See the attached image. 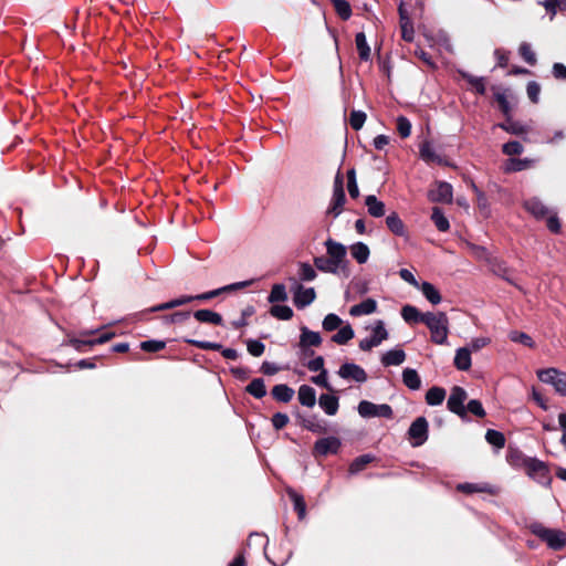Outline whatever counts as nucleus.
<instances>
[{"label": "nucleus", "instance_id": "1", "mask_svg": "<svg viewBox=\"0 0 566 566\" xmlns=\"http://www.w3.org/2000/svg\"><path fill=\"white\" fill-rule=\"evenodd\" d=\"M422 323L429 328L431 340L434 344H447L449 318L444 312H426Z\"/></svg>", "mask_w": 566, "mask_h": 566}, {"label": "nucleus", "instance_id": "2", "mask_svg": "<svg viewBox=\"0 0 566 566\" xmlns=\"http://www.w3.org/2000/svg\"><path fill=\"white\" fill-rule=\"evenodd\" d=\"M531 530L553 549H560L566 545V533L562 531L547 528L542 524H533Z\"/></svg>", "mask_w": 566, "mask_h": 566}, {"label": "nucleus", "instance_id": "3", "mask_svg": "<svg viewBox=\"0 0 566 566\" xmlns=\"http://www.w3.org/2000/svg\"><path fill=\"white\" fill-rule=\"evenodd\" d=\"M523 465L528 476L536 480L541 484H551L552 478L548 474L547 465L543 461H539L535 458H525L523 460Z\"/></svg>", "mask_w": 566, "mask_h": 566}, {"label": "nucleus", "instance_id": "4", "mask_svg": "<svg viewBox=\"0 0 566 566\" xmlns=\"http://www.w3.org/2000/svg\"><path fill=\"white\" fill-rule=\"evenodd\" d=\"M537 376L541 381L549 384L554 387L555 391L562 396H566V374L555 368H547L539 370Z\"/></svg>", "mask_w": 566, "mask_h": 566}, {"label": "nucleus", "instance_id": "5", "mask_svg": "<svg viewBox=\"0 0 566 566\" xmlns=\"http://www.w3.org/2000/svg\"><path fill=\"white\" fill-rule=\"evenodd\" d=\"M371 336L364 338L359 342V348L361 350L368 352L374 347L379 346L384 340H386L389 336L385 323L382 321H376L373 326H370Z\"/></svg>", "mask_w": 566, "mask_h": 566}, {"label": "nucleus", "instance_id": "6", "mask_svg": "<svg viewBox=\"0 0 566 566\" xmlns=\"http://www.w3.org/2000/svg\"><path fill=\"white\" fill-rule=\"evenodd\" d=\"M358 413L363 418H387L390 419L392 417V409L387 403L376 405L368 400H361L358 405Z\"/></svg>", "mask_w": 566, "mask_h": 566}, {"label": "nucleus", "instance_id": "7", "mask_svg": "<svg viewBox=\"0 0 566 566\" xmlns=\"http://www.w3.org/2000/svg\"><path fill=\"white\" fill-rule=\"evenodd\" d=\"M326 252L328 258L336 264V266L344 271L347 269V249L344 244L336 242L332 239L326 240L325 242Z\"/></svg>", "mask_w": 566, "mask_h": 566}, {"label": "nucleus", "instance_id": "8", "mask_svg": "<svg viewBox=\"0 0 566 566\" xmlns=\"http://www.w3.org/2000/svg\"><path fill=\"white\" fill-rule=\"evenodd\" d=\"M467 398V391L462 387L454 386L451 389V394L447 402L449 410L459 417L464 418L467 416V409L464 406Z\"/></svg>", "mask_w": 566, "mask_h": 566}, {"label": "nucleus", "instance_id": "9", "mask_svg": "<svg viewBox=\"0 0 566 566\" xmlns=\"http://www.w3.org/2000/svg\"><path fill=\"white\" fill-rule=\"evenodd\" d=\"M293 301L297 308H304L312 304L316 298L314 287H304L301 283L294 282L292 286Z\"/></svg>", "mask_w": 566, "mask_h": 566}, {"label": "nucleus", "instance_id": "10", "mask_svg": "<svg viewBox=\"0 0 566 566\" xmlns=\"http://www.w3.org/2000/svg\"><path fill=\"white\" fill-rule=\"evenodd\" d=\"M409 437L413 439V447H419L428 439V421L424 417L417 418L409 428Z\"/></svg>", "mask_w": 566, "mask_h": 566}, {"label": "nucleus", "instance_id": "11", "mask_svg": "<svg viewBox=\"0 0 566 566\" xmlns=\"http://www.w3.org/2000/svg\"><path fill=\"white\" fill-rule=\"evenodd\" d=\"M338 376L343 379L354 380L356 382H365L367 380L366 371L358 365L354 363H345L343 364L338 371Z\"/></svg>", "mask_w": 566, "mask_h": 566}, {"label": "nucleus", "instance_id": "12", "mask_svg": "<svg viewBox=\"0 0 566 566\" xmlns=\"http://www.w3.org/2000/svg\"><path fill=\"white\" fill-rule=\"evenodd\" d=\"M428 196L432 202L449 203L452 201V186L448 182H438Z\"/></svg>", "mask_w": 566, "mask_h": 566}, {"label": "nucleus", "instance_id": "13", "mask_svg": "<svg viewBox=\"0 0 566 566\" xmlns=\"http://www.w3.org/2000/svg\"><path fill=\"white\" fill-rule=\"evenodd\" d=\"M322 344L319 333L308 329L306 326L301 327L298 346L306 352L308 347H317Z\"/></svg>", "mask_w": 566, "mask_h": 566}, {"label": "nucleus", "instance_id": "14", "mask_svg": "<svg viewBox=\"0 0 566 566\" xmlns=\"http://www.w3.org/2000/svg\"><path fill=\"white\" fill-rule=\"evenodd\" d=\"M340 447V441L335 437L323 438L316 441L314 450L319 455L336 453Z\"/></svg>", "mask_w": 566, "mask_h": 566}, {"label": "nucleus", "instance_id": "15", "mask_svg": "<svg viewBox=\"0 0 566 566\" xmlns=\"http://www.w3.org/2000/svg\"><path fill=\"white\" fill-rule=\"evenodd\" d=\"M115 336V333L113 332H103L101 333L96 338L94 339H85V338H75V337H72L70 338V344L76 348L77 350H80L82 348V346L84 345H90V346H93V345H96V344H104L108 340H111L113 337Z\"/></svg>", "mask_w": 566, "mask_h": 566}, {"label": "nucleus", "instance_id": "16", "mask_svg": "<svg viewBox=\"0 0 566 566\" xmlns=\"http://www.w3.org/2000/svg\"><path fill=\"white\" fill-rule=\"evenodd\" d=\"M377 303L374 298H367L359 304H356L350 307L349 314L352 316L358 317L363 315H369L376 312Z\"/></svg>", "mask_w": 566, "mask_h": 566}, {"label": "nucleus", "instance_id": "17", "mask_svg": "<svg viewBox=\"0 0 566 566\" xmlns=\"http://www.w3.org/2000/svg\"><path fill=\"white\" fill-rule=\"evenodd\" d=\"M319 407L325 411L328 416H334L338 411V398L333 395L323 394L318 399Z\"/></svg>", "mask_w": 566, "mask_h": 566}, {"label": "nucleus", "instance_id": "18", "mask_svg": "<svg viewBox=\"0 0 566 566\" xmlns=\"http://www.w3.org/2000/svg\"><path fill=\"white\" fill-rule=\"evenodd\" d=\"M365 205L368 213L374 218H380L386 213L385 203L378 200L374 195H369L365 198Z\"/></svg>", "mask_w": 566, "mask_h": 566}, {"label": "nucleus", "instance_id": "19", "mask_svg": "<svg viewBox=\"0 0 566 566\" xmlns=\"http://www.w3.org/2000/svg\"><path fill=\"white\" fill-rule=\"evenodd\" d=\"M454 366L459 370H469L471 367V349L469 347H461L457 349L454 356Z\"/></svg>", "mask_w": 566, "mask_h": 566}, {"label": "nucleus", "instance_id": "20", "mask_svg": "<svg viewBox=\"0 0 566 566\" xmlns=\"http://www.w3.org/2000/svg\"><path fill=\"white\" fill-rule=\"evenodd\" d=\"M406 359V353L402 349H391L386 352L381 357L384 366H399Z\"/></svg>", "mask_w": 566, "mask_h": 566}, {"label": "nucleus", "instance_id": "21", "mask_svg": "<svg viewBox=\"0 0 566 566\" xmlns=\"http://www.w3.org/2000/svg\"><path fill=\"white\" fill-rule=\"evenodd\" d=\"M298 400L301 405L312 408L316 403V391L308 385H302L298 388Z\"/></svg>", "mask_w": 566, "mask_h": 566}, {"label": "nucleus", "instance_id": "22", "mask_svg": "<svg viewBox=\"0 0 566 566\" xmlns=\"http://www.w3.org/2000/svg\"><path fill=\"white\" fill-rule=\"evenodd\" d=\"M195 318L201 323H209L213 325L222 324V316L211 310H198L193 313Z\"/></svg>", "mask_w": 566, "mask_h": 566}, {"label": "nucleus", "instance_id": "23", "mask_svg": "<svg viewBox=\"0 0 566 566\" xmlns=\"http://www.w3.org/2000/svg\"><path fill=\"white\" fill-rule=\"evenodd\" d=\"M457 489L463 493H490L493 494V488L488 483H461Z\"/></svg>", "mask_w": 566, "mask_h": 566}, {"label": "nucleus", "instance_id": "24", "mask_svg": "<svg viewBox=\"0 0 566 566\" xmlns=\"http://www.w3.org/2000/svg\"><path fill=\"white\" fill-rule=\"evenodd\" d=\"M350 254L359 263L364 264L368 261L370 251L367 244L363 242H356L350 245Z\"/></svg>", "mask_w": 566, "mask_h": 566}, {"label": "nucleus", "instance_id": "25", "mask_svg": "<svg viewBox=\"0 0 566 566\" xmlns=\"http://www.w3.org/2000/svg\"><path fill=\"white\" fill-rule=\"evenodd\" d=\"M345 201V191H333V197L327 212L333 214L334 217H338L343 211V206Z\"/></svg>", "mask_w": 566, "mask_h": 566}, {"label": "nucleus", "instance_id": "26", "mask_svg": "<svg viewBox=\"0 0 566 566\" xmlns=\"http://www.w3.org/2000/svg\"><path fill=\"white\" fill-rule=\"evenodd\" d=\"M491 270L499 276L506 280L509 283L514 284V277L512 271L505 265L504 262L496 259L491 261Z\"/></svg>", "mask_w": 566, "mask_h": 566}, {"label": "nucleus", "instance_id": "27", "mask_svg": "<svg viewBox=\"0 0 566 566\" xmlns=\"http://www.w3.org/2000/svg\"><path fill=\"white\" fill-rule=\"evenodd\" d=\"M402 381L411 390H418L421 387V379L417 370L412 368L403 369Z\"/></svg>", "mask_w": 566, "mask_h": 566}, {"label": "nucleus", "instance_id": "28", "mask_svg": "<svg viewBox=\"0 0 566 566\" xmlns=\"http://www.w3.org/2000/svg\"><path fill=\"white\" fill-rule=\"evenodd\" d=\"M525 209L536 218H542L547 213V208L537 199L532 198L524 202Z\"/></svg>", "mask_w": 566, "mask_h": 566}, {"label": "nucleus", "instance_id": "29", "mask_svg": "<svg viewBox=\"0 0 566 566\" xmlns=\"http://www.w3.org/2000/svg\"><path fill=\"white\" fill-rule=\"evenodd\" d=\"M418 289L422 292L423 296L433 305L441 302V295L439 291L429 282L419 284Z\"/></svg>", "mask_w": 566, "mask_h": 566}, {"label": "nucleus", "instance_id": "30", "mask_svg": "<svg viewBox=\"0 0 566 566\" xmlns=\"http://www.w3.org/2000/svg\"><path fill=\"white\" fill-rule=\"evenodd\" d=\"M420 157L422 160H424L428 164H441V157L434 151L433 147L430 143L424 142L420 146Z\"/></svg>", "mask_w": 566, "mask_h": 566}, {"label": "nucleus", "instance_id": "31", "mask_svg": "<svg viewBox=\"0 0 566 566\" xmlns=\"http://www.w3.org/2000/svg\"><path fill=\"white\" fill-rule=\"evenodd\" d=\"M314 265L317 270L325 273L337 274L340 270L336 266V264L329 259L325 256H316L314 258Z\"/></svg>", "mask_w": 566, "mask_h": 566}, {"label": "nucleus", "instance_id": "32", "mask_svg": "<svg viewBox=\"0 0 566 566\" xmlns=\"http://www.w3.org/2000/svg\"><path fill=\"white\" fill-rule=\"evenodd\" d=\"M354 329L349 324L342 325L338 328V332L333 335L332 340L338 345H344L348 343L352 338H354Z\"/></svg>", "mask_w": 566, "mask_h": 566}, {"label": "nucleus", "instance_id": "33", "mask_svg": "<svg viewBox=\"0 0 566 566\" xmlns=\"http://www.w3.org/2000/svg\"><path fill=\"white\" fill-rule=\"evenodd\" d=\"M356 48L360 60L368 61L370 57V48L367 43L366 35L364 32H358L355 36Z\"/></svg>", "mask_w": 566, "mask_h": 566}, {"label": "nucleus", "instance_id": "34", "mask_svg": "<svg viewBox=\"0 0 566 566\" xmlns=\"http://www.w3.org/2000/svg\"><path fill=\"white\" fill-rule=\"evenodd\" d=\"M272 396L277 401L289 402L294 396V390L286 385H276L272 389Z\"/></svg>", "mask_w": 566, "mask_h": 566}, {"label": "nucleus", "instance_id": "35", "mask_svg": "<svg viewBox=\"0 0 566 566\" xmlns=\"http://www.w3.org/2000/svg\"><path fill=\"white\" fill-rule=\"evenodd\" d=\"M287 297L289 296L285 285L277 283L272 286L271 292L268 296V301L271 304H276L279 302H285Z\"/></svg>", "mask_w": 566, "mask_h": 566}, {"label": "nucleus", "instance_id": "36", "mask_svg": "<svg viewBox=\"0 0 566 566\" xmlns=\"http://www.w3.org/2000/svg\"><path fill=\"white\" fill-rule=\"evenodd\" d=\"M446 398V390L441 387H432L426 394V401L430 406H439Z\"/></svg>", "mask_w": 566, "mask_h": 566}, {"label": "nucleus", "instance_id": "37", "mask_svg": "<svg viewBox=\"0 0 566 566\" xmlns=\"http://www.w3.org/2000/svg\"><path fill=\"white\" fill-rule=\"evenodd\" d=\"M386 224L388 229L396 235L405 234V226L399 216L396 212L390 213L386 218Z\"/></svg>", "mask_w": 566, "mask_h": 566}, {"label": "nucleus", "instance_id": "38", "mask_svg": "<svg viewBox=\"0 0 566 566\" xmlns=\"http://www.w3.org/2000/svg\"><path fill=\"white\" fill-rule=\"evenodd\" d=\"M192 301H196L195 296L185 295V296L171 300L169 302L159 304V305L153 307L151 311L156 312V311L170 310V308H174V307H177V306H181V305L188 304V303H190Z\"/></svg>", "mask_w": 566, "mask_h": 566}, {"label": "nucleus", "instance_id": "39", "mask_svg": "<svg viewBox=\"0 0 566 566\" xmlns=\"http://www.w3.org/2000/svg\"><path fill=\"white\" fill-rule=\"evenodd\" d=\"M374 460H375V457L371 454H363V455L356 458L349 465V473L350 474L359 473Z\"/></svg>", "mask_w": 566, "mask_h": 566}, {"label": "nucleus", "instance_id": "40", "mask_svg": "<svg viewBox=\"0 0 566 566\" xmlns=\"http://www.w3.org/2000/svg\"><path fill=\"white\" fill-rule=\"evenodd\" d=\"M401 316L407 323H422V317H424V313H420L412 305H405L401 310Z\"/></svg>", "mask_w": 566, "mask_h": 566}, {"label": "nucleus", "instance_id": "41", "mask_svg": "<svg viewBox=\"0 0 566 566\" xmlns=\"http://www.w3.org/2000/svg\"><path fill=\"white\" fill-rule=\"evenodd\" d=\"M431 220L439 231L446 232L450 228L449 220L444 217L442 210L438 207L432 209Z\"/></svg>", "mask_w": 566, "mask_h": 566}, {"label": "nucleus", "instance_id": "42", "mask_svg": "<svg viewBox=\"0 0 566 566\" xmlns=\"http://www.w3.org/2000/svg\"><path fill=\"white\" fill-rule=\"evenodd\" d=\"M247 391L253 397L261 399L266 395L265 385L262 378L253 379L248 386Z\"/></svg>", "mask_w": 566, "mask_h": 566}, {"label": "nucleus", "instance_id": "43", "mask_svg": "<svg viewBox=\"0 0 566 566\" xmlns=\"http://www.w3.org/2000/svg\"><path fill=\"white\" fill-rule=\"evenodd\" d=\"M270 314L277 319L289 321L293 317V310L287 305L274 304L270 308Z\"/></svg>", "mask_w": 566, "mask_h": 566}, {"label": "nucleus", "instance_id": "44", "mask_svg": "<svg viewBox=\"0 0 566 566\" xmlns=\"http://www.w3.org/2000/svg\"><path fill=\"white\" fill-rule=\"evenodd\" d=\"M298 279L304 282L314 281L317 276L315 269L306 262H302L298 264L297 271Z\"/></svg>", "mask_w": 566, "mask_h": 566}, {"label": "nucleus", "instance_id": "45", "mask_svg": "<svg viewBox=\"0 0 566 566\" xmlns=\"http://www.w3.org/2000/svg\"><path fill=\"white\" fill-rule=\"evenodd\" d=\"M485 440L497 449H502L505 446L504 434L493 429H489L486 431Z\"/></svg>", "mask_w": 566, "mask_h": 566}, {"label": "nucleus", "instance_id": "46", "mask_svg": "<svg viewBox=\"0 0 566 566\" xmlns=\"http://www.w3.org/2000/svg\"><path fill=\"white\" fill-rule=\"evenodd\" d=\"M322 325L326 332H333L343 325V321L338 315L331 313L324 317Z\"/></svg>", "mask_w": 566, "mask_h": 566}, {"label": "nucleus", "instance_id": "47", "mask_svg": "<svg viewBox=\"0 0 566 566\" xmlns=\"http://www.w3.org/2000/svg\"><path fill=\"white\" fill-rule=\"evenodd\" d=\"M520 55L523 60L530 65H534L536 63V55L530 43L523 42L518 48Z\"/></svg>", "mask_w": 566, "mask_h": 566}, {"label": "nucleus", "instance_id": "48", "mask_svg": "<svg viewBox=\"0 0 566 566\" xmlns=\"http://www.w3.org/2000/svg\"><path fill=\"white\" fill-rule=\"evenodd\" d=\"M289 495L294 503V509L297 512L298 517L304 518V516L306 514V505H305L303 496L297 494L294 491H290Z\"/></svg>", "mask_w": 566, "mask_h": 566}, {"label": "nucleus", "instance_id": "49", "mask_svg": "<svg viewBox=\"0 0 566 566\" xmlns=\"http://www.w3.org/2000/svg\"><path fill=\"white\" fill-rule=\"evenodd\" d=\"M531 164V160L528 159H515L512 158L506 161L505 164V171H521L523 169H526Z\"/></svg>", "mask_w": 566, "mask_h": 566}, {"label": "nucleus", "instance_id": "50", "mask_svg": "<svg viewBox=\"0 0 566 566\" xmlns=\"http://www.w3.org/2000/svg\"><path fill=\"white\" fill-rule=\"evenodd\" d=\"M397 123V132L402 138H407L411 134V123L405 116H399L396 120Z\"/></svg>", "mask_w": 566, "mask_h": 566}, {"label": "nucleus", "instance_id": "51", "mask_svg": "<svg viewBox=\"0 0 566 566\" xmlns=\"http://www.w3.org/2000/svg\"><path fill=\"white\" fill-rule=\"evenodd\" d=\"M333 4H334V8L336 10V12L338 13V15L344 19V20H347L349 19L350 14H352V9H350V6L347 1L345 0H333Z\"/></svg>", "mask_w": 566, "mask_h": 566}, {"label": "nucleus", "instance_id": "52", "mask_svg": "<svg viewBox=\"0 0 566 566\" xmlns=\"http://www.w3.org/2000/svg\"><path fill=\"white\" fill-rule=\"evenodd\" d=\"M366 120V114L361 111H353L349 117V123L353 129L359 130Z\"/></svg>", "mask_w": 566, "mask_h": 566}, {"label": "nucleus", "instance_id": "53", "mask_svg": "<svg viewBox=\"0 0 566 566\" xmlns=\"http://www.w3.org/2000/svg\"><path fill=\"white\" fill-rule=\"evenodd\" d=\"M247 349L252 356L260 357L264 353L265 346L260 340L248 339Z\"/></svg>", "mask_w": 566, "mask_h": 566}, {"label": "nucleus", "instance_id": "54", "mask_svg": "<svg viewBox=\"0 0 566 566\" xmlns=\"http://www.w3.org/2000/svg\"><path fill=\"white\" fill-rule=\"evenodd\" d=\"M509 337L512 342L521 343L527 347L534 346V343H533L531 336H528L527 334H525L523 332H517V331L511 332Z\"/></svg>", "mask_w": 566, "mask_h": 566}, {"label": "nucleus", "instance_id": "55", "mask_svg": "<svg viewBox=\"0 0 566 566\" xmlns=\"http://www.w3.org/2000/svg\"><path fill=\"white\" fill-rule=\"evenodd\" d=\"M502 150L507 156L520 155L523 153V146L520 142L513 140L504 144Z\"/></svg>", "mask_w": 566, "mask_h": 566}, {"label": "nucleus", "instance_id": "56", "mask_svg": "<svg viewBox=\"0 0 566 566\" xmlns=\"http://www.w3.org/2000/svg\"><path fill=\"white\" fill-rule=\"evenodd\" d=\"M465 409H467V412H471L476 417L482 418L485 416V411H484L482 403L476 399L470 400L468 402Z\"/></svg>", "mask_w": 566, "mask_h": 566}, {"label": "nucleus", "instance_id": "57", "mask_svg": "<svg viewBox=\"0 0 566 566\" xmlns=\"http://www.w3.org/2000/svg\"><path fill=\"white\" fill-rule=\"evenodd\" d=\"M166 346L165 342L161 340H145L140 344V348L145 352H159Z\"/></svg>", "mask_w": 566, "mask_h": 566}, {"label": "nucleus", "instance_id": "58", "mask_svg": "<svg viewBox=\"0 0 566 566\" xmlns=\"http://www.w3.org/2000/svg\"><path fill=\"white\" fill-rule=\"evenodd\" d=\"M494 97H495L496 102L499 103V106H500L501 111L503 112V114L507 116L510 114L511 106H510L506 93L505 92H496L494 94Z\"/></svg>", "mask_w": 566, "mask_h": 566}, {"label": "nucleus", "instance_id": "59", "mask_svg": "<svg viewBox=\"0 0 566 566\" xmlns=\"http://www.w3.org/2000/svg\"><path fill=\"white\" fill-rule=\"evenodd\" d=\"M469 84L479 94L485 93V84L482 77H475L472 75H464Z\"/></svg>", "mask_w": 566, "mask_h": 566}, {"label": "nucleus", "instance_id": "60", "mask_svg": "<svg viewBox=\"0 0 566 566\" xmlns=\"http://www.w3.org/2000/svg\"><path fill=\"white\" fill-rule=\"evenodd\" d=\"M527 96L533 103L538 102L539 93H541V86L536 82H530L526 87Z\"/></svg>", "mask_w": 566, "mask_h": 566}, {"label": "nucleus", "instance_id": "61", "mask_svg": "<svg viewBox=\"0 0 566 566\" xmlns=\"http://www.w3.org/2000/svg\"><path fill=\"white\" fill-rule=\"evenodd\" d=\"M188 343L195 345L196 347L200 348V349H205V350H220L222 348L221 344H218V343H211V342H206V340H188Z\"/></svg>", "mask_w": 566, "mask_h": 566}, {"label": "nucleus", "instance_id": "62", "mask_svg": "<svg viewBox=\"0 0 566 566\" xmlns=\"http://www.w3.org/2000/svg\"><path fill=\"white\" fill-rule=\"evenodd\" d=\"M289 416L286 413L276 412L272 417V424L275 429L280 430L289 423Z\"/></svg>", "mask_w": 566, "mask_h": 566}, {"label": "nucleus", "instance_id": "63", "mask_svg": "<svg viewBox=\"0 0 566 566\" xmlns=\"http://www.w3.org/2000/svg\"><path fill=\"white\" fill-rule=\"evenodd\" d=\"M489 344H490V338L476 337V338H473L467 347H469L471 349V352H478L481 348L488 346Z\"/></svg>", "mask_w": 566, "mask_h": 566}, {"label": "nucleus", "instance_id": "64", "mask_svg": "<svg viewBox=\"0 0 566 566\" xmlns=\"http://www.w3.org/2000/svg\"><path fill=\"white\" fill-rule=\"evenodd\" d=\"M401 33H402V39L405 41H407V42L413 41L415 31H413L412 25L408 21L401 23Z\"/></svg>", "mask_w": 566, "mask_h": 566}]
</instances>
